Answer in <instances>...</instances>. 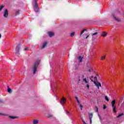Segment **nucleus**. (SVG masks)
<instances>
[{
  "label": "nucleus",
  "mask_w": 124,
  "mask_h": 124,
  "mask_svg": "<svg viewBox=\"0 0 124 124\" xmlns=\"http://www.w3.org/2000/svg\"><path fill=\"white\" fill-rule=\"evenodd\" d=\"M75 98H76V100H77V102L78 103V106H79V107L80 108V110L82 111V110H83V106H82V105L79 101V100H78V98H77V97H76Z\"/></svg>",
  "instance_id": "nucleus-4"
},
{
  "label": "nucleus",
  "mask_w": 124,
  "mask_h": 124,
  "mask_svg": "<svg viewBox=\"0 0 124 124\" xmlns=\"http://www.w3.org/2000/svg\"><path fill=\"white\" fill-rule=\"evenodd\" d=\"M122 116H123V113H121V114H119V115L117 116V118H120V117H122Z\"/></svg>",
  "instance_id": "nucleus-26"
},
{
  "label": "nucleus",
  "mask_w": 124,
  "mask_h": 124,
  "mask_svg": "<svg viewBox=\"0 0 124 124\" xmlns=\"http://www.w3.org/2000/svg\"><path fill=\"white\" fill-rule=\"evenodd\" d=\"M10 118H11V119H13L18 118V117H15V116H11Z\"/></svg>",
  "instance_id": "nucleus-21"
},
{
  "label": "nucleus",
  "mask_w": 124,
  "mask_h": 124,
  "mask_svg": "<svg viewBox=\"0 0 124 124\" xmlns=\"http://www.w3.org/2000/svg\"><path fill=\"white\" fill-rule=\"evenodd\" d=\"M48 34L50 37H52V36H54L55 34L53 32H48Z\"/></svg>",
  "instance_id": "nucleus-11"
},
{
  "label": "nucleus",
  "mask_w": 124,
  "mask_h": 124,
  "mask_svg": "<svg viewBox=\"0 0 124 124\" xmlns=\"http://www.w3.org/2000/svg\"><path fill=\"white\" fill-rule=\"evenodd\" d=\"M83 82H84V83L85 84H89V81H88L86 78L83 79Z\"/></svg>",
  "instance_id": "nucleus-13"
},
{
  "label": "nucleus",
  "mask_w": 124,
  "mask_h": 124,
  "mask_svg": "<svg viewBox=\"0 0 124 124\" xmlns=\"http://www.w3.org/2000/svg\"><path fill=\"white\" fill-rule=\"evenodd\" d=\"M48 43L47 42H45L42 46V48L43 49L46 47V46L47 45Z\"/></svg>",
  "instance_id": "nucleus-14"
},
{
  "label": "nucleus",
  "mask_w": 124,
  "mask_h": 124,
  "mask_svg": "<svg viewBox=\"0 0 124 124\" xmlns=\"http://www.w3.org/2000/svg\"><path fill=\"white\" fill-rule=\"evenodd\" d=\"M3 7H4V6L3 5H1L0 6V11H1V10H2V9L3 8Z\"/></svg>",
  "instance_id": "nucleus-20"
},
{
  "label": "nucleus",
  "mask_w": 124,
  "mask_h": 124,
  "mask_svg": "<svg viewBox=\"0 0 124 124\" xmlns=\"http://www.w3.org/2000/svg\"><path fill=\"white\" fill-rule=\"evenodd\" d=\"M89 72H91V70H90V69H89Z\"/></svg>",
  "instance_id": "nucleus-37"
},
{
  "label": "nucleus",
  "mask_w": 124,
  "mask_h": 124,
  "mask_svg": "<svg viewBox=\"0 0 124 124\" xmlns=\"http://www.w3.org/2000/svg\"><path fill=\"white\" fill-rule=\"evenodd\" d=\"M98 117H99V119H101V117H100V115H99V114H98Z\"/></svg>",
  "instance_id": "nucleus-34"
},
{
  "label": "nucleus",
  "mask_w": 124,
  "mask_h": 124,
  "mask_svg": "<svg viewBox=\"0 0 124 124\" xmlns=\"http://www.w3.org/2000/svg\"><path fill=\"white\" fill-rule=\"evenodd\" d=\"M112 17H113L114 19H115V20H116V21H117V22L121 21V19L116 17V16L114 15H112Z\"/></svg>",
  "instance_id": "nucleus-10"
},
{
  "label": "nucleus",
  "mask_w": 124,
  "mask_h": 124,
  "mask_svg": "<svg viewBox=\"0 0 124 124\" xmlns=\"http://www.w3.org/2000/svg\"><path fill=\"white\" fill-rule=\"evenodd\" d=\"M115 103H116V100H113L111 102V105H112V107L113 112H114V113H116V107H115V106H114Z\"/></svg>",
  "instance_id": "nucleus-3"
},
{
  "label": "nucleus",
  "mask_w": 124,
  "mask_h": 124,
  "mask_svg": "<svg viewBox=\"0 0 124 124\" xmlns=\"http://www.w3.org/2000/svg\"><path fill=\"white\" fill-rule=\"evenodd\" d=\"M93 114L92 113H89V118L90 121V124H92V119H93Z\"/></svg>",
  "instance_id": "nucleus-9"
},
{
  "label": "nucleus",
  "mask_w": 124,
  "mask_h": 124,
  "mask_svg": "<svg viewBox=\"0 0 124 124\" xmlns=\"http://www.w3.org/2000/svg\"><path fill=\"white\" fill-rule=\"evenodd\" d=\"M8 16V10H7V9H5L4 11L3 17H4V18H7Z\"/></svg>",
  "instance_id": "nucleus-5"
},
{
  "label": "nucleus",
  "mask_w": 124,
  "mask_h": 124,
  "mask_svg": "<svg viewBox=\"0 0 124 124\" xmlns=\"http://www.w3.org/2000/svg\"><path fill=\"white\" fill-rule=\"evenodd\" d=\"M66 114H67V115L68 114H69V112H68V111H66Z\"/></svg>",
  "instance_id": "nucleus-33"
},
{
  "label": "nucleus",
  "mask_w": 124,
  "mask_h": 124,
  "mask_svg": "<svg viewBox=\"0 0 124 124\" xmlns=\"http://www.w3.org/2000/svg\"><path fill=\"white\" fill-rule=\"evenodd\" d=\"M105 98L107 101H109V98H108V96H105Z\"/></svg>",
  "instance_id": "nucleus-19"
},
{
  "label": "nucleus",
  "mask_w": 124,
  "mask_h": 124,
  "mask_svg": "<svg viewBox=\"0 0 124 124\" xmlns=\"http://www.w3.org/2000/svg\"><path fill=\"white\" fill-rule=\"evenodd\" d=\"M11 92H12L11 89H10L9 87H8V93H11Z\"/></svg>",
  "instance_id": "nucleus-18"
},
{
  "label": "nucleus",
  "mask_w": 124,
  "mask_h": 124,
  "mask_svg": "<svg viewBox=\"0 0 124 124\" xmlns=\"http://www.w3.org/2000/svg\"><path fill=\"white\" fill-rule=\"evenodd\" d=\"M86 39L88 38V37L89 36V35H86Z\"/></svg>",
  "instance_id": "nucleus-35"
},
{
  "label": "nucleus",
  "mask_w": 124,
  "mask_h": 124,
  "mask_svg": "<svg viewBox=\"0 0 124 124\" xmlns=\"http://www.w3.org/2000/svg\"><path fill=\"white\" fill-rule=\"evenodd\" d=\"M24 50H29V48L28 47H26V48H24Z\"/></svg>",
  "instance_id": "nucleus-30"
},
{
  "label": "nucleus",
  "mask_w": 124,
  "mask_h": 124,
  "mask_svg": "<svg viewBox=\"0 0 124 124\" xmlns=\"http://www.w3.org/2000/svg\"><path fill=\"white\" fill-rule=\"evenodd\" d=\"M19 14H20V11L18 10L16 13V15H19Z\"/></svg>",
  "instance_id": "nucleus-22"
},
{
  "label": "nucleus",
  "mask_w": 124,
  "mask_h": 124,
  "mask_svg": "<svg viewBox=\"0 0 124 124\" xmlns=\"http://www.w3.org/2000/svg\"><path fill=\"white\" fill-rule=\"evenodd\" d=\"M20 50V46H17L16 48V55L18 56L19 55V51Z\"/></svg>",
  "instance_id": "nucleus-8"
},
{
  "label": "nucleus",
  "mask_w": 124,
  "mask_h": 124,
  "mask_svg": "<svg viewBox=\"0 0 124 124\" xmlns=\"http://www.w3.org/2000/svg\"><path fill=\"white\" fill-rule=\"evenodd\" d=\"M86 84H87V85H86L87 88L88 89H90V85H89V83H86Z\"/></svg>",
  "instance_id": "nucleus-25"
},
{
  "label": "nucleus",
  "mask_w": 124,
  "mask_h": 124,
  "mask_svg": "<svg viewBox=\"0 0 124 124\" xmlns=\"http://www.w3.org/2000/svg\"><path fill=\"white\" fill-rule=\"evenodd\" d=\"M93 76H91V78H90V79L92 80V79H93Z\"/></svg>",
  "instance_id": "nucleus-31"
},
{
  "label": "nucleus",
  "mask_w": 124,
  "mask_h": 124,
  "mask_svg": "<svg viewBox=\"0 0 124 124\" xmlns=\"http://www.w3.org/2000/svg\"><path fill=\"white\" fill-rule=\"evenodd\" d=\"M66 101V99H65V98H64V97H63L61 101V105H63V104H64V103H65Z\"/></svg>",
  "instance_id": "nucleus-7"
},
{
  "label": "nucleus",
  "mask_w": 124,
  "mask_h": 124,
  "mask_svg": "<svg viewBox=\"0 0 124 124\" xmlns=\"http://www.w3.org/2000/svg\"><path fill=\"white\" fill-rule=\"evenodd\" d=\"M95 109L96 110V112H98V108H97V107H95Z\"/></svg>",
  "instance_id": "nucleus-27"
},
{
  "label": "nucleus",
  "mask_w": 124,
  "mask_h": 124,
  "mask_svg": "<svg viewBox=\"0 0 124 124\" xmlns=\"http://www.w3.org/2000/svg\"><path fill=\"white\" fill-rule=\"evenodd\" d=\"M74 34H75V32H73L70 34V36H73V35H74Z\"/></svg>",
  "instance_id": "nucleus-23"
},
{
  "label": "nucleus",
  "mask_w": 124,
  "mask_h": 124,
  "mask_svg": "<svg viewBox=\"0 0 124 124\" xmlns=\"http://www.w3.org/2000/svg\"><path fill=\"white\" fill-rule=\"evenodd\" d=\"M94 80H96V79H97L96 77H94Z\"/></svg>",
  "instance_id": "nucleus-32"
},
{
  "label": "nucleus",
  "mask_w": 124,
  "mask_h": 124,
  "mask_svg": "<svg viewBox=\"0 0 124 124\" xmlns=\"http://www.w3.org/2000/svg\"><path fill=\"white\" fill-rule=\"evenodd\" d=\"M86 31H87L86 29L82 30L81 33L79 34L80 36H81V35H82V34H83V33H84Z\"/></svg>",
  "instance_id": "nucleus-16"
},
{
  "label": "nucleus",
  "mask_w": 124,
  "mask_h": 124,
  "mask_svg": "<svg viewBox=\"0 0 124 124\" xmlns=\"http://www.w3.org/2000/svg\"><path fill=\"white\" fill-rule=\"evenodd\" d=\"M106 35H107V32H104L101 34V36H106Z\"/></svg>",
  "instance_id": "nucleus-15"
},
{
  "label": "nucleus",
  "mask_w": 124,
  "mask_h": 124,
  "mask_svg": "<svg viewBox=\"0 0 124 124\" xmlns=\"http://www.w3.org/2000/svg\"><path fill=\"white\" fill-rule=\"evenodd\" d=\"M103 109H106V107L104 105H103Z\"/></svg>",
  "instance_id": "nucleus-29"
},
{
  "label": "nucleus",
  "mask_w": 124,
  "mask_h": 124,
  "mask_svg": "<svg viewBox=\"0 0 124 124\" xmlns=\"http://www.w3.org/2000/svg\"><path fill=\"white\" fill-rule=\"evenodd\" d=\"M96 34H97V32H95V33H92V36L96 35Z\"/></svg>",
  "instance_id": "nucleus-24"
},
{
  "label": "nucleus",
  "mask_w": 124,
  "mask_h": 124,
  "mask_svg": "<svg viewBox=\"0 0 124 124\" xmlns=\"http://www.w3.org/2000/svg\"><path fill=\"white\" fill-rule=\"evenodd\" d=\"M84 57L83 56H80L78 57V62H82V60H83V58Z\"/></svg>",
  "instance_id": "nucleus-12"
},
{
  "label": "nucleus",
  "mask_w": 124,
  "mask_h": 124,
  "mask_svg": "<svg viewBox=\"0 0 124 124\" xmlns=\"http://www.w3.org/2000/svg\"><path fill=\"white\" fill-rule=\"evenodd\" d=\"M104 59H105V56L102 57L101 60H104Z\"/></svg>",
  "instance_id": "nucleus-28"
},
{
  "label": "nucleus",
  "mask_w": 124,
  "mask_h": 124,
  "mask_svg": "<svg viewBox=\"0 0 124 124\" xmlns=\"http://www.w3.org/2000/svg\"><path fill=\"white\" fill-rule=\"evenodd\" d=\"M0 38H1V35L0 34Z\"/></svg>",
  "instance_id": "nucleus-36"
},
{
  "label": "nucleus",
  "mask_w": 124,
  "mask_h": 124,
  "mask_svg": "<svg viewBox=\"0 0 124 124\" xmlns=\"http://www.w3.org/2000/svg\"><path fill=\"white\" fill-rule=\"evenodd\" d=\"M33 124H38V121L36 120H34L33 121Z\"/></svg>",
  "instance_id": "nucleus-17"
},
{
  "label": "nucleus",
  "mask_w": 124,
  "mask_h": 124,
  "mask_svg": "<svg viewBox=\"0 0 124 124\" xmlns=\"http://www.w3.org/2000/svg\"><path fill=\"white\" fill-rule=\"evenodd\" d=\"M0 101H1L0 100Z\"/></svg>",
  "instance_id": "nucleus-39"
},
{
  "label": "nucleus",
  "mask_w": 124,
  "mask_h": 124,
  "mask_svg": "<svg viewBox=\"0 0 124 124\" xmlns=\"http://www.w3.org/2000/svg\"><path fill=\"white\" fill-rule=\"evenodd\" d=\"M35 3V5H34V11L36 12H38L39 11V8H38V4L37 3V1L36 0H33Z\"/></svg>",
  "instance_id": "nucleus-2"
},
{
  "label": "nucleus",
  "mask_w": 124,
  "mask_h": 124,
  "mask_svg": "<svg viewBox=\"0 0 124 124\" xmlns=\"http://www.w3.org/2000/svg\"><path fill=\"white\" fill-rule=\"evenodd\" d=\"M94 84H95L98 90L99 89V87H101V84L98 82H94Z\"/></svg>",
  "instance_id": "nucleus-6"
},
{
  "label": "nucleus",
  "mask_w": 124,
  "mask_h": 124,
  "mask_svg": "<svg viewBox=\"0 0 124 124\" xmlns=\"http://www.w3.org/2000/svg\"><path fill=\"white\" fill-rule=\"evenodd\" d=\"M82 77L84 78V75L82 76Z\"/></svg>",
  "instance_id": "nucleus-38"
},
{
  "label": "nucleus",
  "mask_w": 124,
  "mask_h": 124,
  "mask_svg": "<svg viewBox=\"0 0 124 124\" xmlns=\"http://www.w3.org/2000/svg\"><path fill=\"white\" fill-rule=\"evenodd\" d=\"M39 63H40V60H37L35 62L33 67V73L34 74H35V73H36L37 67L38 66V65L39 64Z\"/></svg>",
  "instance_id": "nucleus-1"
}]
</instances>
